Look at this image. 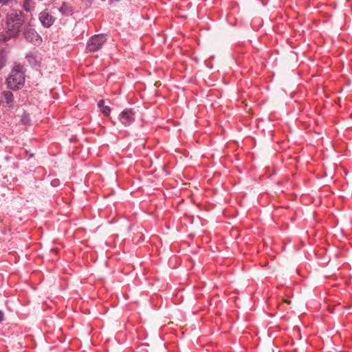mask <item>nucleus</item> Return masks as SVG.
Listing matches in <instances>:
<instances>
[{
    "instance_id": "obj_1",
    "label": "nucleus",
    "mask_w": 352,
    "mask_h": 352,
    "mask_svg": "<svg viewBox=\"0 0 352 352\" xmlns=\"http://www.w3.org/2000/svg\"><path fill=\"white\" fill-rule=\"evenodd\" d=\"M25 14L21 10H12L6 17V34L8 41L19 35L21 27L25 22Z\"/></svg>"
},
{
    "instance_id": "obj_2",
    "label": "nucleus",
    "mask_w": 352,
    "mask_h": 352,
    "mask_svg": "<svg viewBox=\"0 0 352 352\" xmlns=\"http://www.w3.org/2000/svg\"><path fill=\"white\" fill-rule=\"evenodd\" d=\"M25 80V69L22 65H16L12 69L6 79L8 87L10 89L18 90L21 89Z\"/></svg>"
},
{
    "instance_id": "obj_3",
    "label": "nucleus",
    "mask_w": 352,
    "mask_h": 352,
    "mask_svg": "<svg viewBox=\"0 0 352 352\" xmlns=\"http://www.w3.org/2000/svg\"><path fill=\"white\" fill-rule=\"evenodd\" d=\"M106 41L107 38L104 34L92 36L87 41L86 50L89 52H97L102 48Z\"/></svg>"
},
{
    "instance_id": "obj_4",
    "label": "nucleus",
    "mask_w": 352,
    "mask_h": 352,
    "mask_svg": "<svg viewBox=\"0 0 352 352\" xmlns=\"http://www.w3.org/2000/svg\"><path fill=\"white\" fill-rule=\"evenodd\" d=\"M23 34L26 41L35 45H39L42 43L41 36L30 23L25 26Z\"/></svg>"
},
{
    "instance_id": "obj_5",
    "label": "nucleus",
    "mask_w": 352,
    "mask_h": 352,
    "mask_svg": "<svg viewBox=\"0 0 352 352\" xmlns=\"http://www.w3.org/2000/svg\"><path fill=\"white\" fill-rule=\"evenodd\" d=\"M119 120L122 124L127 126L135 121V113L131 109L123 110L119 115Z\"/></svg>"
},
{
    "instance_id": "obj_6",
    "label": "nucleus",
    "mask_w": 352,
    "mask_h": 352,
    "mask_svg": "<svg viewBox=\"0 0 352 352\" xmlns=\"http://www.w3.org/2000/svg\"><path fill=\"white\" fill-rule=\"evenodd\" d=\"M38 19L45 28H50L54 22V18L46 10L39 14Z\"/></svg>"
},
{
    "instance_id": "obj_7",
    "label": "nucleus",
    "mask_w": 352,
    "mask_h": 352,
    "mask_svg": "<svg viewBox=\"0 0 352 352\" xmlns=\"http://www.w3.org/2000/svg\"><path fill=\"white\" fill-rule=\"evenodd\" d=\"M26 59L32 67H35L37 69L40 66L41 58L36 53H28L26 55Z\"/></svg>"
},
{
    "instance_id": "obj_8",
    "label": "nucleus",
    "mask_w": 352,
    "mask_h": 352,
    "mask_svg": "<svg viewBox=\"0 0 352 352\" xmlns=\"http://www.w3.org/2000/svg\"><path fill=\"white\" fill-rule=\"evenodd\" d=\"M59 12L65 16H69L72 14V8L66 3H63L62 6L58 8Z\"/></svg>"
},
{
    "instance_id": "obj_9",
    "label": "nucleus",
    "mask_w": 352,
    "mask_h": 352,
    "mask_svg": "<svg viewBox=\"0 0 352 352\" xmlns=\"http://www.w3.org/2000/svg\"><path fill=\"white\" fill-rule=\"evenodd\" d=\"M98 106L100 108V111L104 116H109L111 113V108L109 106L104 105V101L103 100H99Z\"/></svg>"
},
{
    "instance_id": "obj_10",
    "label": "nucleus",
    "mask_w": 352,
    "mask_h": 352,
    "mask_svg": "<svg viewBox=\"0 0 352 352\" xmlns=\"http://www.w3.org/2000/svg\"><path fill=\"white\" fill-rule=\"evenodd\" d=\"M23 8L27 12H31L34 9V6L32 0H24Z\"/></svg>"
},
{
    "instance_id": "obj_11",
    "label": "nucleus",
    "mask_w": 352,
    "mask_h": 352,
    "mask_svg": "<svg viewBox=\"0 0 352 352\" xmlns=\"http://www.w3.org/2000/svg\"><path fill=\"white\" fill-rule=\"evenodd\" d=\"M3 96L6 100V102L10 103L13 101L14 96L12 92L8 91H4Z\"/></svg>"
},
{
    "instance_id": "obj_12",
    "label": "nucleus",
    "mask_w": 352,
    "mask_h": 352,
    "mask_svg": "<svg viewBox=\"0 0 352 352\" xmlns=\"http://www.w3.org/2000/svg\"><path fill=\"white\" fill-rule=\"evenodd\" d=\"M6 57L4 54L0 53V70L6 65Z\"/></svg>"
},
{
    "instance_id": "obj_13",
    "label": "nucleus",
    "mask_w": 352,
    "mask_h": 352,
    "mask_svg": "<svg viewBox=\"0 0 352 352\" xmlns=\"http://www.w3.org/2000/svg\"><path fill=\"white\" fill-rule=\"evenodd\" d=\"M8 41V38L6 36L5 34L1 33L0 34V43H6Z\"/></svg>"
},
{
    "instance_id": "obj_14",
    "label": "nucleus",
    "mask_w": 352,
    "mask_h": 352,
    "mask_svg": "<svg viewBox=\"0 0 352 352\" xmlns=\"http://www.w3.org/2000/svg\"><path fill=\"white\" fill-rule=\"evenodd\" d=\"M59 184H60V181L58 179H54L52 180V182H51V185L52 186L56 187V186H59Z\"/></svg>"
},
{
    "instance_id": "obj_15",
    "label": "nucleus",
    "mask_w": 352,
    "mask_h": 352,
    "mask_svg": "<svg viewBox=\"0 0 352 352\" xmlns=\"http://www.w3.org/2000/svg\"><path fill=\"white\" fill-rule=\"evenodd\" d=\"M4 320V313L0 310V323Z\"/></svg>"
},
{
    "instance_id": "obj_16",
    "label": "nucleus",
    "mask_w": 352,
    "mask_h": 352,
    "mask_svg": "<svg viewBox=\"0 0 352 352\" xmlns=\"http://www.w3.org/2000/svg\"><path fill=\"white\" fill-rule=\"evenodd\" d=\"M10 0H0V4L1 5H7Z\"/></svg>"
}]
</instances>
